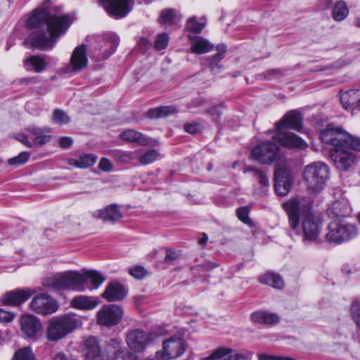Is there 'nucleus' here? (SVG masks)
<instances>
[{"label":"nucleus","mask_w":360,"mask_h":360,"mask_svg":"<svg viewBox=\"0 0 360 360\" xmlns=\"http://www.w3.org/2000/svg\"><path fill=\"white\" fill-rule=\"evenodd\" d=\"M105 278L95 270H84L82 272L68 271L46 278L44 286L55 290H72L82 292L86 288L97 289Z\"/></svg>","instance_id":"1"},{"label":"nucleus","mask_w":360,"mask_h":360,"mask_svg":"<svg viewBox=\"0 0 360 360\" xmlns=\"http://www.w3.org/2000/svg\"><path fill=\"white\" fill-rule=\"evenodd\" d=\"M113 158L120 162L128 163L133 160V155L131 152L116 150L113 152Z\"/></svg>","instance_id":"46"},{"label":"nucleus","mask_w":360,"mask_h":360,"mask_svg":"<svg viewBox=\"0 0 360 360\" xmlns=\"http://www.w3.org/2000/svg\"><path fill=\"white\" fill-rule=\"evenodd\" d=\"M30 153L29 152H22L18 155L10 158L8 160L9 165H20L25 163L30 158Z\"/></svg>","instance_id":"47"},{"label":"nucleus","mask_w":360,"mask_h":360,"mask_svg":"<svg viewBox=\"0 0 360 360\" xmlns=\"http://www.w3.org/2000/svg\"><path fill=\"white\" fill-rule=\"evenodd\" d=\"M16 139L28 148H31L32 146V142H30L28 140V138L25 134H19L16 137Z\"/></svg>","instance_id":"61"},{"label":"nucleus","mask_w":360,"mask_h":360,"mask_svg":"<svg viewBox=\"0 0 360 360\" xmlns=\"http://www.w3.org/2000/svg\"><path fill=\"white\" fill-rule=\"evenodd\" d=\"M302 127V115L297 110L288 112L283 118L276 124L277 131H282L286 127L300 131Z\"/></svg>","instance_id":"24"},{"label":"nucleus","mask_w":360,"mask_h":360,"mask_svg":"<svg viewBox=\"0 0 360 360\" xmlns=\"http://www.w3.org/2000/svg\"><path fill=\"white\" fill-rule=\"evenodd\" d=\"M123 311L118 306L110 304L103 306L97 313V321L100 325L112 326L122 319Z\"/></svg>","instance_id":"16"},{"label":"nucleus","mask_w":360,"mask_h":360,"mask_svg":"<svg viewBox=\"0 0 360 360\" xmlns=\"http://www.w3.org/2000/svg\"><path fill=\"white\" fill-rule=\"evenodd\" d=\"M350 213V205L345 200L333 202L328 209V216L334 219H341V218L349 216Z\"/></svg>","instance_id":"26"},{"label":"nucleus","mask_w":360,"mask_h":360,"mask_svg":"<svg viewBox=\"0 0 360 360\" xmlns=\"http://www.w3.org/2000/svg\"><path fill=\"white\" fill-rule=\"evenodd\" d=\"M249 212L250 210L247 207H240L236 210L238 218L244 224L252 226V221L249 217Z\"/></svg>","instance_id":"48"},{"label":"nucleus","mask_w":360,"mask_h":360,"mask_svg":"<svg viewBox=\"0 0 360 360\" xmlns=\"http://www.w3.org/2000/svg\"><path fill=\"white\" fill-rule=\"evenodd\" d=\"M96 159L97 157L93 154H83L78 159H70L68 163L70 165L83 169L94 165Z\"/></svg>","instance_id":"34"},{"label":"nucleus","mask_w":360,"mask_h":360,"mask_svg":"<svg viewBox=\"0 0 360 360\" xmlns=\"http://www.w3.org/2000/svg\"><path fill=\"white\" fill-rule=\"evenodd\" d=\"M120 137L124 141L136 142L141 146H147L149 143L148 139L143 134L133 129L122 131Z\"/></svg>","instance_id":"32"},{"label":"nucleus","mask_w":360,"mask_h":360,"mask_svg":"<svg viewBox=\"0 0 360 360\" xmlns=\"http://www.w3.org/2000/svg\"><path fill=\"white\" fill-rule=\"evenodd\" d=\"M129 274L136 279H142L147 274V271L141 266H134L129 269Z\"/></svg>","instance_id":"50"},{"label":"nucleus","mask_w":360,"mask_h":360,"mask_svg":"<svg viewBox=\"0 0 360 360\" xmlns=\"http://www.w3.org/2000/svg\"><path fill=\"white\" fill-rule=\"evenodd\" d=\"M169 39V36L166 33L158 34L154 41L155 49L158 51L165 49L168 45Z\"/></svg>","instance_id":"45"},{"label":"nucleus","mask_w":360,"mask_h":360,"mask_svg":"<svg viewBox=\"0 0 360 360\" xmlns=\"http://www.w3.org/2000/svg\"><path fill=\"white\" fill-rule=\"evenodd\" d=\"M349 14V8L344 1H338L333 8V18L335 21L340 22L345 19Z\"/></svg>","instance_id":"37"},{"label":"nucleus","mask_w":360,"mask_h":360,"mask_svg":"<svg viewBox=\"0 0 360 360\" xmlns=\"http://www.w3.org/2000/svg\"><path fill=\"white\" fill-rule=\"evenodd\" d=\"M177 112L174 106H160L149 109L147 112L148 117L150 119H159L173 115Z\"/></svg>","instance_id":"35"},{"label":"nucleus","mask_w":360,"mask_h":360,"mask_svg":"<svg viewBox=\"0 0 360 360\" xmlns=\"http://www.w3.org/2000/svg\"><path fill=\"white\" fill-rule=\"evenodd\" d=\"M259 282L274 288L283 289L285 283L282 277L276 273L268 272L259 278Z\"/></svg>","instance_id":"30"},{"label":"nucleus","mask_w":360,"mask_h":360,"mask_svg":"<svg viewBox=\"0 0 360 360\" xmlns=\"http://www.w3.org/2000/svg\"><path fill=\"white\" fill-rule=\"evenodd\" d=\"M275 189L281 196L286 195L292 186L289 169L285 165V160H279L274 172Z\"/></svg>","instance_id":"10"},{"label":"nucleus","mask_w":360,"mask_h":360,"mask_svg":"<svg viewBox=\"0 0 360 360\" xmlns=\"http://www.w3.org/2000/svg\"><path fill=\"white\" fill-rule=\"evenodd\" d=\"M205 99L201 97H199V98H197L194 99L193 101H192L188 104V108H191L199 107V106H201L203 104H205Z\"/></svg>","instance_id":"62"},{"label":"nucleus","mask_w":360,"mask_h":360,"mask_svg":"<svg viewBox=\"0 0 360 360\" xmlns=\"http://www.w3.org/2000/svg\"><path fill=\"white\" fill-rule=\"evenodd\" d=\"M107 352L109 360H119L122 352L120 347V341L117 339H111L107 346Z\"/></svg>","instance_id":"38"},{"label":"nucleus","mask_w":360,"mask_h":360,"mask_svg":"<svg viewBox=\"0 0 360 360\" xmlns=\"http://www.w3.org/2000/svg\"><path fill=\"white\" fill-rule=\"evenodd\" d=\"M51 136L44 134L36 136L32 141V146H42L50 141Z\"/></svg>","instance_id":"54"},{"label":"nucleus","mask_w":360,"mask_h":360,"mask_svg":"<svg viewBox=\"0 0 360 360\" xmlns=\"http://www.w3.org/2000/svg\"><path fill=\"white\" fill-rule=\"evenodd\" d=\"M218 266V264L210 261L205 262L199 266L200 271L207 272Z\"/></svg>","instance_id":"60"},{"label":"nucleus","mask_w":360,"mask_h":360,"mask_svg":"<svg viewBox=\"0 0 360 360\" xmlns=\"http://www.w3.org/2000/svg\"><path fill=\"white\" fill-rule=\"evenodd\" d=\"M207 112L210 113L212 116L216 115L217 117H219L222 113L221 108L219 105H215L208 109Z\"/></svg>","instance_id":"63"},{"label":"nucleus","mask_w":360,"mask_h":360,"mask_svg":"<svg viewBox=\"0 0 360 360\" xmlns=\"http://www.w3.org/2000/svg\"><path fill=\"white\" fill-rule=\"evenodd\" d=\"M41 328V323L35 316L25 314L21 316L20 330L27 338L34 339Z\"/></svg>","instance_id":"20"},{"label":"nucleus","mask_w":360,"mask_h":360,"mask_svg":"<svg viewBox=\"0 0 360 360\" xmlns=\"http://www.w3.org/2000/svg\"><path fill=\"white\" fill-rule=\"evenodd\" d=\"M328 176V167L323 162L311 163L304 167V181L314 193H319L324 187Z\"/></svg>","instance_id":"5"},{"label":"nucleus","mask_w":360,"mask_h":360,"mask_svg":"<svg viewBox=\"0 0 360 360\" xmlns=\"http://www.w3.org/2000/svg\"><path fill=\"white\" fill-rule=\"evenodd\" d=\"M302 199H292L283 204V208L286 211L288 217V221L290 229L297 233V228L300 226V213L301 212H308L310 209V203L307 202V205L302 204ZM302 228L303 232V242L309 243L317 240L320 234V224L315 219L314 216L307 213L302 222Z\"/></svg>","instance_id":"2"},{"label":"nucleus","mask_w":360,"mask_h":360,"mask_svg":"<svg viewBox=\"0 0 360 360\" xmlns=\"http://www.w3.org/2000/svg\"><path fill=\"white\" fill-rule=\"evenodd\" d=\"M279 147L271 141L257 145L251 151L252 158L262 165H270L278 157Z\"/></svg>","instance_id":"9"},{"label":"nucleus","mask_w":360,"mask_h":360,"mask_svg":"<svg viewBox=\"0 0 360 360\" xmlns=\"http://www.w3.org/2000/svg\"><path fill=\"white\" fill-rule=\"evenodd\" d=\"M34 292V290L30 288L11 290L4 295L2 303L6 306L18 307L27 301Z\"/></svg>","instance_id":"19"},{"label":"nucleus","mask_w":360,"mask_h":360,"mask_svg":"<svg viewBox=\"0 0 360 360\" xmlns=\"http://www.w3.org/2000/svg\"><path fill=\"white\" fill-rule=\"evenodd\" d=\"M174 10L172 8H165L162 11L158 20L161 24L171 25L174 23Z\"/></svg>","instance_id":"44"},{"label":"nucleus","mask_w":360,"mask_h":360,"mask_svg":"<svg viewBox=\"0 0 360 360\" xmlns=\"http://www.w3.org/2000/svg\"><path fill=\"white\" fill-rule=\"evenodd\" d=\"M70 305L78 309L91 310L98 305V302L85 295H78L72 300Z\"/></svg>","instance_id":"29"},{"label":"nucleus","mask_w":360,"mask_h":360,"mask_svg":"<svg viewBox=\"0 0 360 360\" xmlns=\"http://www.w3.org/2000/svg\"><path fill=\"white\" fill-rule=\"evenodd\" d=\"M345 147H348L350 150L353 149L360 151V137L353 136L349 134V139L345 142Z\"/></svg>","instance_id":"51"},{"label":"nucleus","mask_w":360,"mask_h":360,"mask_svg":"<svg viewBox=\"0 0 360 360\" xmlns=\"http://www.w3.org/2000/svg\"><path fill=\"white\" fill-rule=\"evenodd\" d=\"M88 65L86 46L81 44L73 50L70 63L66 66V72H77L82 71Z\"/></svg>","instance_id":"18"},{"label":"nucleus","mask_w":360,"mask_h":360,"mask_svg":"<svg viewBox=\"0 0 360 360\" xmlns=\"http://www.w3.org/2000/svg\"><path fill=\"white\" fill-rule=\"evenodd\" d=\"M50 0H44L41 5L34 9L30 17L27 20L26 27L34 29L39 27L42 23L48 27V22L52 18H60L62 15H53L50 11Z\"/></svg>","instance_id":"12"},{"label":"nucleus","mask_w":360,"mask_h":360,"mask_svg":"<svg viewBox=\"0 0 360 360\" xmlns=\"http://www.w3.org/2000/svg\"><path fill=\"white\" fill-rule=\"evenodd\" d=\"M98 167L104 172H110L112 169V165L108 158H103L99 162Z\"/></svg>","instance_id":"56"},{"label":"nucleus","mask_w":360,"mask_h":360,"mask_svg":"<svg viewBox=\"0 0 360 360\" xmlns=\"http://www.w3.org/2000/svg\"><path fill=\"white\" fill-rule=\"evenodd\" d=\"M126 341L131 349L141 352L152 342V338L150 333L143 330L135 328L127 332Z\"/></svg>","instance_id":"14"},{"label":"nucleus","mask_w":360,"mask_h":360,"mask_svg":"<svg viewBox=\"0 0 360 360\" xmlns=\"http://www.w3.org/2000/svg\"><path fill=\"white\" fill-rule=\"evenodd\" d=\"M108 15L115 18H122L129 13L133 7V0H99Z\"/></svg>","instance_id":"13"},{"label":"nucleus","mask_w":360,"mask_h":360,"mask_svg":"<svg viewBox=\"0 0 360 360\" xmlns=\"http://www.w3.org/2000/svg\"><path fill=\"white\" fill-rule=\"evenodd\" d=\"M177 254L175 251L172 250H168L167 251L166 257H165V261L169 262V261H174L177 259Z\"/></svg>","instance_id":"64"},{"label":"nucleus","mask_w":360,"mask_h":360,"mask_svg":"<svg viewBox=\"0 0 360 360\" xmlns=\"http://www.w3.org/2000/svg\"><path fill=\"white\" fill-rule=\"evenodd\" d=\"M71 24L72 20L69 15L52 18L48 22V32L44 30H34L25 40L24 45L27 48L51 49L57 39L67 32Z\"/></svg>","instance_id":"3"},{"label":"nucleus","mask_w":360,"mask_h":360,"mask_svg":"<svg viewBox=\"0 0 360 360\" xmlns=\"http://www.w3.org/2000/svg\"><path fill=\"white\" fill-rule=\"evenodd\" d=\"M251 354L248 352H239L231 348L219 347L210 355V360H250Z\"/></svg>","instance_id":"22"},{"label":"nucleus","mask_w":360,"mask_h":360,"mask_svg":"<svg viewBox=\"0 0 360 360\" xmlns=\"http://www.w3.org/2000/svg\"><path fill=\"white\" fill-rule=\"evenodd\" d=\"M27 130L36 137L40 134L49 132L51 131V128L48 127L41 128L37 126H30L27 127Z\"/></svg>","instance_id":"53"},{"label":"nucleus","mask_w":360,"mask_h":360,"mask_svg":"<svg viewBox=\"0 0 360 360\" xmlns=\"http://www.w3.org/2000/svg\"><path fill=\"white\" fill-rule=\"evenodd\" d=\"M35 355L31 347L26 346L16 350L11 360H34Z\"/></svg>","instance_id":"40"},{"label":"nucleus","mask_w":360,"mask_h":360,"mask_svg":"<svg viewBox=\"0 0 360 360\" xmlns=\"http://www.w3.org/2000/svg\"><path fill=\"white\" fill-rule=\"evenodd\" d=\"M259 360H295L287 356H275L267 354H259Z\"/></svg>","instance_id":"58"},{"label":"nucleus","mask_w":360,"mask_h":360,"mask_svg":"<svg viewBox=\"0 0 360 360\" xmlns=\"http://www.w3.org/2000/svg\"><path fill=\"white\" fill-rule=\"evenodd\" d=\"M207 21L205 18L202 17L198 20L195 16H193L188 19L186 27L190 32L200 33L205 27Z\"/></svg>","instance_id":"39"},{"label":"nucleus","mask_w":360,"mask_h":360,"mask_svg":"<svg viewBox=\"0 0 360 360\" xmlns=\"http://www.w3.org/2000/svg\"><path fill=\"white\" fill-rule=\"evenodd\" d=\"M326 239L330 243L340 244L348 241L357 235L356 226L342 219H334L327 226Z\"/></svg>","instance_id":"6"},{"label":"nucleus","mask_w":360,"mask_h":360,"mask_svg":"<svg viewBox=\"0 0 360 360\" xmlns=\"http://www.w3.org/2000/svg\"><path fill=\"white\" fill-rule=\"evenodd\" d=\"M217 50L218 53L212 58L210 62V68L211 69V71L213 72L214 73H217L219 72V70L220 68L219 63L224 58L223 53L226 51V49L222 45L218 46Z\"/></svg>","instance_id":"41"},{"label":"nucleus","mask_w":360,"mask_h":360,"mask_svg":"<svg viewBox=\"0 0 360 360\" xmlns=\"http://www.w3.org/2000/svg\"><path fill=\"white\" fill-rule=\"evenodd\" d=\"M340 101L346 110H360V89H351L340 97Z\"/></svg>","instance_id":"27"},{"label":"nucleus","mask_w":360,"mask_h":360,"mask_svg":"<svg viewBox=\"0 0 360 360\" xmlns=\"http://www.w3.org/2000/svg\"><path fill=\"white\" fill-rule=\"evenodd\" d=\"M82 323L75 314H65L51 319L46 328V336L50 342H58L64 338Z\"/></svg>","instance_id":"4"},{"label":"nucleus","mask_w":360,"mask_h":360,"mask_svg":"<svg viewBox=\"0 0 360 360\" xmlns=\"http://www.w3.org/2000/svg\"><path fill=\"white\" fill-rule=\"evenodd\" d=\"M186 341L180 335H174L162 343V352H157L158 359H172L180 356L184 353Z\"/></svg>","instance_id":"8"},{"label":"nucleus","mask_w":360,"mask_h":360,"mask_svg":"<svg viewBox=\"0 0 360 360\" xmlns=\"http://www.w3.org/2000/svg\"><path fill=\"white\" fill-rule=\"evenodd\" d=\"M352 319L360 329V300H355L351 306Z\"/></svg>","instance_id":"49"},{"label":"nucleus","mask_w":360,"mask_h":360,"mask_svg":"<svg viewBox=\"0 0 360 360\" xmlns=\"http://www.w3.org/2000/svg\"><path fill=\"white\" fill-rule=\"evenodd\" d=\"M283 74L281 69H271L264 73V77L267 79H271L276 77L281 76Z\"/></svg>","instance_id":"57"},{"label":"nucleus","mask_w":360,"mask_h":360,"mask_svg":"<svg viewBox=\"0 0 360 360\" xmlns=\"http://www.w3.org/2000/svg\"><path fill=\"white\" fill-rule=\"evenodd\" d=\"M127 293V291L125 288L120 283H110L101 296L108 302H115L124 299Z\"/></svg>","instance_id":"25"},{"label":"nucleus","mask_w":360,"mask_h":360,"mask_svg":"<svg viewBox=\"0 0 360 360\" xmlns=\"http://www.w3.org/2000/svg\"><path fill=\"white\" fill-rule=\"evenodd\" d=\"M191 51L196 54H203L213 50L214 46L201 37H189Z\"/></svg>","instance_id":"28"},{"label":"nucleus","mask_w":360,"mask_h":360,"mask_svg":"<svg viewBox=\"0 0 360 360\" xmlns=\"http://www.w3.org/2000/svg\"><path fill=\"white\" fill-rule=\"evenodd\" d=\"M320 139L326 144L334 146V149L345 147V142L349 139V134L341 128L328 125L320 132Z\"/></svg>","instance_id":"11"},{"label":"nucleus","mask_w":360,"mask_h":360,"mask_svg":"<svg viewBox=\"0 0 360 360\" xmlns=\"http://www.w3.org/2000/svg\"><path fill=\"white\" fill-rule=\"evenodd\" d=\"M73 140L68 136H63L60 139L59 145L63 149L69 148L72 146Z\"/></svg>","instance_id":"59"},{"label":"nucleus","mask_w":360,"mask_h":360,"mask_svg":"<svg viewBox=\"0 0 360 360\" xmlns=\"http://www.w3.org/2000/svg\"><path fill=\"white\" fill-rule=\"evenodd\" d=\"M82 354L85 360H103V354L98 339L94 336L87 338L84 341Z\"/></svg>","instance_id":"21"},{"label":"nucleus","mask_w":360,"mask_h":360,"mask_svg":"<svg viewBox=\"0 0 360 360\" xmlns=\"http://www.w3.org/2000/svg\"><path fill=\"white\" fill-rule=\"evenodd\" d=\"M330 158L335 167L342 171L347 170L357 160L356 155L348 147H339L331 150Z\"/></svg>","instance_id":"15"},{"label":"nucleus","mask_w":360,"mask_h":360,"mask_svg":"<svg viewBox=\"0 0 360 360\" xmlns=\"http://www.w3.org/2000/svg\"><path fill=\"white\" fill-rule=\"evenodd\" d=\"M51 120L59 125H65L70 122L69 115L61 109H55L53 112Z\"/></svg>","instance_id":"42"},{"label":"nucleus","mask_w":360,"mask_h":360,"mask_svg":"<svg viewBox=\"0 0 360 360\" xmlns=\"http://www.w3.org/2000/svg\"><path fill=\"white\" fill-rule=\"evenodd\" d=\"M254 177L259 181L262 187H269V178L264 171H255V176Z\"/></svg>","instance_id":"52"},{"label":"nucleus","mask_w":360,"mask_h":360,"mask_svg":"<svg viewBox=\"0 0 360 360\" xmlns=\"http://www.w3.org/2000/svg\"><path fill=\"white\" fill-rule=\"evenodd\" d=\"M251 319L255 323L264 324H274L278 321L276 314L266 311H256L252 314Z\"/></svg>","instance_id":"36"},{"label":"nucleus","mask_w":360,"mask_h":360,"mask_svg":"<svg viewBox=\"0 0 360 360\" xmlns=\"http://www.w3.org/2000/svg\"><path fill=\"white\" fill-rule=\"evenodd\" d=\"M30 308L34 312L49 315L56 312L58 309L57 302L46 294L35 296L30 302Z\"/></svg>","instance_id":"17"},{"label":"nucleus","mask_w":360,"mask_h":360,"mask_svg":"<svg viewBox=\"0 0 360 360\" xmlns=\"http://www.w3.org/2000/svg\"><path fill=\"white\" fill-rule=\"evenodd\" d=\"M159 156V153L158 150L155 149H150L146 151L143 155H141L139 161L141 165H149L155 161Z\"/></svg>","instance_id":"43"},{"label":"nucleus","mask_w":360,"mask_h":360,"mask_svg":"<svg viewBox=\"0 0 360 360\" xmlns=\"http://www.w3.org/2000/svg\"><path fill=\"white\" fill-rule=\"evenodd\" d=\"M98 217L105 221H115L122 218V214L116 205H110L98 211Z\"/></svg>","instance_id":"31"},{"label":"nucleus","mask_w":360,"mask_h":360,"mask_svg":"<svg viewBox=\"0 0 360 360\" xmlns=\"http://www.w3.org/2000/svg\"><path fill=\"white\" fill-rule=\"evenodd\" d=\"M46 63L44 59L39 56H33L25 60V67L27 70H34L36 72H41L46 68Z\"/></svg>","instance_id":"33"},{"label":"nucleus","mask_w":360,"mask_h":360,"mask_svg":"<svg viewBox=\"0 0 360 360\" xmlns=\"http://www.w3.org/2000/svg\"><path fill=\"white\" fill-rule=\"evenodd\" d=\"M274 140L281 146L290 148L304 149L307 147V143L291 132H282L281 131L273 136Z\"/></svg>","instance_id":"23"},{"label":"nucleus","mask_w":360,"mask_h":360,"mask_svg":"<svg viewBox=\"0 0 360 360\" xmlns=\"http://www.w3.org/2000/svg\"><path fill=\"white\" fill-rule=\"evenodd\" d=\"M96 44L91 51L92 58L96 60H103L109 58L119 44V38L114 33H107L97 36Z\"/></svg>","instance_id":"7"},{"label":"nucleus","mask_w":360,"mask_h":360,"mask_svg":"<svg viewBox=\"0 0 360 360\" xmlns=\"http://www.w3.org/2000/svg\"><path fill=\"white\" fill-rule=\"evenodd\" d=\"M15 317V314L4 309H0V322L9 323L11 322Z\"/></svg>","instance_id":"55"}]
</instances>
